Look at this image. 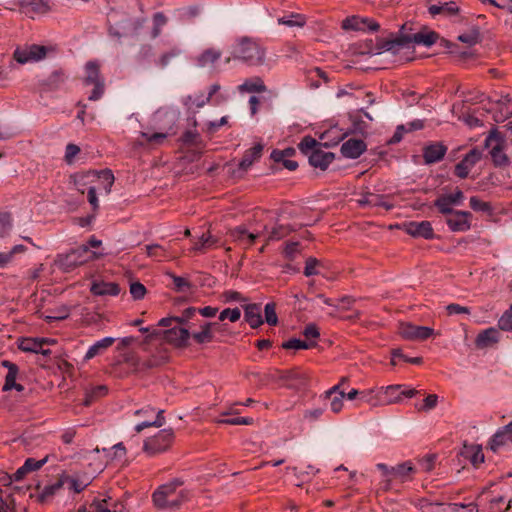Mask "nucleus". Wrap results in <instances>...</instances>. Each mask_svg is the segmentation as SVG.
I'll list each match as a JSON object with an SVG mask.
<instances>
[{"mask_svg":"<svg viewBox=\"0 0 512 512\" xmlns=\"http://www.w3.org/2000/svg\"><path fill=\"white\" fill-rule=\"evenodd\" d=\"M231 59L239 60L250 66H258L265 60V49L256 39L244 36L233 44L231 56L225 59V63H229Z\"/></svg>","mask_w":512,"mask_h":512,"instance_id":"f257e3e1","label":"nucleus"},{"mask_svg":"<svg viewBox=\"0 0 512 512\" xmlns=\"http://www.w3.org/2000/svg\"><path fill=\"white\" fill-rule=\"evenodd\" d=\"M298 148L308 157L311 166L321 170H326L335 158L334 153L324 151L322 144L311 136H305L298 144Z\"/></svg>","mask_w":512,"mask_h":512,"instance_id":"f03ea898","label":"nucleus"},{"mask_svg":"<svg viewBox=\"0 0 512 512\" xmlns=\"http://www.w3.org/2000/svg\"><path fill=\"white\" fill-rule=\"evenodd\" d=\"M97 257V254L89 250L88 246L81 245L67 253L58 254L55 259V265L63 272H70L77 266L83 265Z\"/></svg>","mask_w":512,"mask_h":512,"instance_id":"7ed1b4c3","label":"nucleus"},{"mask_svg":"<svg viewBox=\"0 0 512 512\" xmlns=\"http://www.w3.org/2000/svg\"><path fill=\"white\" fill-rule=\"evenodd\" d=\"M83 84L85 86H93L92 92L88 96L90 101H97L103 96L105 81L100 74V66L97 61H88L85 64Z\"/></svg>","mask_w":512,"mask_h":512,"instance_id":"20e7f679","label":"nucleus"},{"mask_svg":"<svg viewBox=\"0 0 512 512\" xmlns=\"http://www.w3.org/2000/svg\"><path fill=\"white\" fill-rule=\"evenodd\" d=\"M173 439V429H162L156 435L149 437L144 441L143 451L148 456H155L163 453L171 446Z\"/></svg>","mask_w":512,"mask_h":512,"instance_id":"39448f33","label":"nucleus"},{"mask_svg":"<svg viewBox=\"0 0 512 512\" xmlns=\"http://www.w3.org/2000/svg\"><path fill=\"white\" fill-rule=\"evenodd\" d=\"M379 53L390 52L392 55H399L404 50H410L409 35L391 33L388 38H379L376 43Z\"/></svg>","mask_w":512,"mask_h":512,"instance_id":"423d86ee","label":"nucleus"},{"mask_svg":"<svg viewBox=\"0 0 512 512\" xmlns=\"http://www.w3.org/2000/svg\"><path fill=\"white\" fill-rule=\"evenodd\" d=\"M163 413V410L155 411V409L152 408L151 406H145L141 409L135 410V416H141L144 418L143 421H141L135 426V431L137 433H140L141 431L148 427L158 428L163 426L165 424V418L163 416Z\"/></svg>","mask_w":512,"mask_h":512,"instance_id":"0eeeda50","label":"nucleus"},{"mask_svg":"<svg viewBox=\"0 0 512 512\" xmlns=\"http://www.w3.org/2000/svg\"><path fill=\"white\" fill-rule=\"evenodd\" d=\"M47 54V48L41 45H30L26 47H18L13 53V58L19 64H26L29 62H37L45 58Z\"/></svg>","mask_w":512,"mask_h":512,"instance_id":"6e6552de","label":"nucleus"},{"mask_svg":"<svg viewBox=\"0 0 512 512\" xmlns=\"http://www.w3.org/2000/svg\"><path fill=\"white\" fill-rule=\"evenodd\" d=\"M492 142H495V145L492 146L490 151L493 163L499 167L507 166L509 164V158L503 151V137L496 130L490 132L486 139V145H492Z\"/></svg>","mask_w":512,"mask_h":512,"instance_id":"1a4fd4ad","label":"nucleus"},{"mask_svg":"<svg viewBox=\"0 0 512 512\" xmlns=\"http://www.w3.org/2000/svg\"><path fill=\"white\" fill-rule=\"evenodd\" d=\"M489 448L495 453L512 450V421L493 435L489 442Z\"/></svg>","mask_w":512,"mask_h":512,"instance_id":"9d476101","label":"nucleus"},{"mask_svg":"<svg viewBox=\"0 0 512 512\" xmlns=\"http://www.w3.org/2000/svg\"><path fill=\"white\" fill-rule=\"evenodd\" d=\"M399 334L407 340L423 341L434 334V330L427 326H417L411 323H402L399 327Z\"/></svg>","mask_w":512,"mask_h":512,"instance_id":"9b49d317","label":"nucleus"},{"mask_svg":"<svg viewBox=\"0 0 512 512\" xmlns=\"http://www.w3.org/2000/svg\"><path fill=\"white\" fill-rule=\"evenodd\" d=\"M344 30L377 31L380 25L373 19L360 16L347 17L342 21Z\"/></svg>","mask_w":512,"mask_h":512,"instance_id":"f8f14e48","label":"nucleus"},{"mask_svg":"<svg viewBox=\"0 0 512 512\" xmlns=\"http://www.w3.org/2000/svg\"><path fill=\"white\" fill-rule=\"evenodd\" d=\"M446 219V224L452 232H466L471 228L472 214L469 211L455 210Z\"/></svg>","mask_w":512,"mask_h":512,"instance_id":"ddd939ff","label":"nucleus"},{"mask_svg":"<svg viewBox=\"0 0 512 512\" xmlns=\"http://www.w3.org/2000/svg\"><path fill=\"white\" fill-rule=\"evenodd\" d=\"M158 128L174 134V128L179 119V112L175 109H159L154 116Z\"/></svg>","mask_w":512,"mask_h":512,"instance_id":"4468645a","label":"nucleus"},{"mask_svg":"<svg viewBox=\"0 0 512 512\" xmlns=\"http://www.w3.org/2000/svg\"><path fill=\"white\" fill-rule=\"evenodd\" d=\"M162 337L175 347H186L190 338V332L187 328L178 325L161 332Z\"/></svg>","mask_w":512,"mask_h":512,"instance_id":"2eb2a0df","label":"nucleus"},{"mask_svg":"<svg viewBox=\"0 0 512 512\" xmlns=\"http://www.w3.org/2000/svg\"><path fill=\"white\" fill-rule=\"evenodd\" d=\"M404 231L415 238L433 239L434 230L429 221H410L403 224Z\"/></svg>","mask_w":512,"mask_h":512,"instance_id":"dca6fc26","label":"nucleus"},{"mask_svg":"<svg viewBox=\"0 0 512 512\" xmlns=\"http://www.w3.org/2000/svg\"><path fill=\"white\" fill-rule=\"evenodd\" d=\"M228 234L234 242L245 249L251 247L261 235L260 232H250L245 225L230 229Z\"/></svg>","mask_w":512,"mask_h":512,"instance_id":"f3484780","label":"nucleus"},{"mask_svg":"<svg viewBox=\"0 0 512 512\" xmlns=\"http://www.w3.org/2000/svg\"><path fill=\"white\" fill-rule=\"evenodd\" d=\"M367 149L366 143L361 139L351 138L341 145V153L345 158L357 159Z\"/></svg>","mask_w":512,"mask_h":512,"instance_id":"a211bd4d","label":"nucleus"},{"mask_svg":"<svg viewBox=\"0 0 512 512\" xmlns=\"http://www.w3.org/2000/svg\"><path fill=\"white\" fill-rule=\"evenodd\" d=\"M447 152V147L442 143H431L423 148L425 164H433L441 161Z\"/></svg>","mask_w":512,"mask_h":512,"instance_id":"6ab92c4d","label":"nucleus"},{"mask_svg":"<svg viewBox=\"0 0 512 512\" xmlns=\"http://www.w3.org/2000/svg\"><path fill=\"white\" fill-rule=\"evenodd\" d=\"M500 340V333L498 329L494 327H489L483 331H481L476 339L475 346L478 349H485L497 344Z\"/></svg>","mask_w":512,"mask_h":512,"instance_id":"aec40b11","label":"nucleus"},{"mask_svg":"<svg viewBox=\"0 0 512 512\" xmlns=\"http://www.w3.org/2000/svg\"><path fill=\"white\" fill-rule=\"evenodd\" d=\"M90 291L95 296H117L120 293V287L115 282L94 281Z\"/></svg>","mask_w":512,"mask_h":512,"instance_id":"412c9836","label":"nucleus"},{"mask_svg":"<svg viewBox=\"0 0 512 512\" xmlns=\"http://www.w3.org/2000/svg\"><path fill=\"white\" fill-rule=\"evenodd\" d=\"M415 472L416 469L413 466L412 462L410 461H406L394 467H391V474L393 480H398L401 483L412 480V477L415 474Z\"/></svg>","mask_w":512,"mask_h":512,"instance_id":"4be33fe9","label":"nucleus"},{"mask_svg":"<svg viewBox=\"0 0 512 512\" xmlns=\"http://www.w3.org/2000/svg\"><path fill=\"white\" fill-rule=\"evenodd\" d=\"M166 360L164 356H152L149 359L141 360L135 357L127 358V361L136 371H146L162 365Z\"/></svg>","mask_w":512,"mask_h":512,"instance_id":"5701e85b","label":"nucleus"},{"mask_svg":"<svg viewBox=\"0 0 512 512\" xmlns=\"http://www.w3.org/2000/svg\"><path fill=\"white\" fill-rule=\"evenodd\" d=\"M360 399L372 407L389 405V401L383 400V387L361 391Z\"/></svg>","mask_w":512,"mask_h":512,"instance_id":"b1692460","label":"nucleus"},{"mask_svg":"<svg viewBox=\"0 0 512 512\" xmlns=\"http://www.w3.org/2000/svg\"><path fill=\"white\" fill-rule=\"evenodd\" d=\"M244 318L253 329L261 326L264 322L261 315V304H247L244 307Z\"/></svg>","mask_w":512,"mask_h":512,"instance_id":"393cba45","label":"nucleus"},{"mask_svg":"<svg viewBox=\"0 0 512 512\" xmlns=\"http://www.w3.org/2000/svg\"><path fill=\"white\" fill-rule=\"evenodd\" d=\"M262 152L263 145L261 143H257L252 148L248 149L239 162V169L247 171L256 160L260 159Z\"/></svg>","mask_w":512,"mask_h":512,"instance_id":"a878e982","label":"nucleus"},{"mask_svg":"<svg viewBox=\"0 0 512 512\" xmlns=\"http://www.w3.org/2000/svg\"><path fill=\"white\" fill-rule=\"evenodd\" d=\"M438 38L439 35L435 31H420L412 35H409L410 47L412 48V44L431 47L433 44L436 43Z\"/></svg>","mask_w":512,"mask_h":512,"instance_id":"bb28decb","label":"nucleus"},{"mask_svg":"<svg viewBox=\"0 0 512 512\" xmlns=\"http://www.w3.org/2000/svg\"><path fill=\"white\" fill-rule=\"evenodd\" d=\"M115 342V338L113 337H105L101 340L96 341L93 345L89 347L87 350L84 359L90 360L98 355L104 353L109 347H111Z\"/></svg>","mask_w":512,"mask_h":512,"instance_id":"cd10ccee","label":"nucleus"},{"mask_svg":"<svg viewBox=\"0 0 512 512\" xmlns=\"http://www.w3.org/2000/svg\"><path fill=\"white\" fill-rule=\"evenodd\" d=\"M266 90V85L258 76L248 78L238 86V91L240 93H262L266 92Z\"/></svg>","mask_w":512,"mask_h":512,"instance_id":"c85d7f7f","label":"nucleus"},{"mask_svg":"<svg viewBox=\"0 0 512 512\" xmlns=\"http://www.w3.org/2000/svg\"><path fill=\"white\" fill-rule=\"evenodd\" d=\"M221 51L215 48H209L204 50L200 55L197 56V65L201 68L213 67L214 64L221 58Z\"/></svg>","mask_w":512,"mask_h":512,"instance_id":"c756f323","label":"nucleus"},{"mask_svg":"<svg viewBox=\"0 0 512 512\" xmlns=\"http://www.w3.org/2000/svg\"><path fill=\"white\" fill-rule=\"evenodd\" d=\"M281 378L286 381H295V384H292V385L296 386V387H300V386L304 387V386H306L307 381H308V376H307L306 372H304L298 368L284 371Z\"/></svg>","mask_w":512,"mask_h":512,"instance_id":"7c9ffc66","label":"nucleus"},{"mask_svg":"<svg viewBox=\"0 0 512 512\" xmlns=\"http://www.w3.org/2000/svg\"><path fill=\"white\" fill-rule=\"evenodd\" d=\"M44 339L37 340V339H31V338H24L19 343V349L24 352H32V353H42L44 355L49 353V350H43Z\"/></svg>","mask_w":512,"mask_h":512,"instance_id":"2f4dec72","label":"nucleus"},{"mask_svg":"<svg viewBox=\"0 0 512 512\" xmlns=\"http://www.w3.org/2000/svg\"><path fill=\"white\" fill-rule=\"evenodd\" d=\"M434 206L438 209L439 213L448 215L455 211L453 206H456V203L449 194H442L436 198Z\"/></svg>","mask_w":512,"mask_h":512,"instance_id":"473e14b6","label":"nucleus"},{"mask_svg":"<svg viewBox=\"0 0 512 512\" xmlns=\"http://www.w3.org/2000/svg\"><path fill=\"white\" fill-rule=\"evenodd\" d=\"M2 365L8 369L7 375L5 377V383L2 387V390L9 391L10 387L15 385V380L17 378L19 369L15 363H12L8 360L2 361Z\"/></svg>","mask_w":512,"mask_h":512,"instance_id":"72a5a7b5","label":"nucleus"},{"mask_svg":"<svg viewBox=\"0 0 512 512\" xmlns=\"http://www.w3.org/2000/svg\"><path fill=\"white\" fill-rule=\"evenodd\" d=\"M2 365L8 369L7 375L5 377V383L2 387V390L9 391L10 387L15 385V380L17 378L19 369L15 363H12L8 360L2 361Z\"/></svg>","mask_w":512,"mask_h":512,"instance_id":"f704fd0d","label":"nucleus"},{"mask_svg":"<svg viewBox=\"0 0 512 512\" xmlns=\"http://www.w3.org/2000/svg\"><path fill=\"white\" fill-rule=\"evenodd\" d=\"M216 325L217 323L207 322L201 326V331L193 333L192 337L199 344L211 342L213 340V333L211 329Z\"/></svg>","mask_w":512,"mask_h":512,"instance_id":"c9c22d12","label":"nucleus"},{"mask_svg":"<svg viewBox=\"0 0 512 512\" xmlns=\"http://www.w3.org/2000/svg\"><path fill=\"white\" fill-rule=\"evenodd\" d=\"M217 240L209 233H204L197 242L192 246V250L196 252H205L207 249L213 247Z\"/></svg>","mask_w":512,"mask_h":512,"instance_id":"e433bc0d","label":"nucleus"},{"mask_svg":"<svg viewBox=\"0 0 512 512\" xmlns=\"http://www.w3.org/2000/svg\"><path fill=\"white\" fill-rule=\"evenodd\" d=\"M107 391V387L104 385H98L88 389L85 394L84 405H91L96 399L106 395Z\"/></svg>","mask_w":512,"mask_h":512,"instance_id":"4c0bfd02","label":"nucleus"},{"mask_svg":"<svg viewBox=\"0 0 512 512\" xmlns=\"http://www.w3.org/2000/svg\"><path fill=\"white\" fill-rule=\"evenodd\" d=\"M63 486V482L58 480L57 482L45 486L40 494L38 495V501L44 503L52 498Z\"/></svg>","mask_w":512,"mask_h":512,"instance_id":"58836bf2","label":"nucleus"},{"mask_svg":"<svg viewBox=\"0 0 512 512\" xmlns=\"http://www.w3.org/2000/svg\"><path fill=\"white\" fill-rule=\"evenodd\" d=\"M146 254L157 261H162L168 258L167 250L159 244L145 245Z\"/></svg>","mask_w":512,"mask_h":512,"instance_id":"ea45409f","label":"nucleus"},{"mask_svg":"<svg viewBox=\"0 0 512 512\" xmlns=\"http://www.w3.org/2000/svg\"><path fill=\"white\" fill-rule=\"evenodd\" d=\"M66 80V76L61 70L54 71L46 80L44 85L47 86L48 90H56Z\"/></svg>","mask_w":512,"mask_h":512,"instance_id":"a19ab883","label":"nucleus"},{"mask_svg":"<svg viewBox=\"0 0 512 512\" xmlns=\"http://www.w3.org/2000/svg\"><path fill=\"white\" fill-rule=\"evenodd\" d=\"M402 385H389L383 387V400L389 401V404L400 402V389Z\"/></svg>","mask_w":512,"mask_h":512,"instance_id":"79ce46f5","label":"nucleus"},{"mask_svg":"<svg viewBox=\"0 0 512 512\" xmlns=\"http://www.w3.org/2000/svg\"><path fill=\"white\" fill-rule=\"evenodd\" d=\"M316 345V343L314 341H304V340H301V339H297V338H291L289 339L288 341H285L284 343H282V348L283 349H294V350H299V349H309V348H312Z\"/></svg>","mask_w":512,"mask_h":512,"instance_id":"37998d69","label":"nucleus"},{"mask_svg":"<svg viewBox=\"0 0 512 512\" xmlns=\"http://www.w3.org/2000/svg\"><path fill=\"white\" fill-rule=\"evenodd\" d=\"M295 228L290 225H277L275 226L269 233L267 240L268 241H276L284 238L288 234H290L292 231H294Z\"/></svg>","mask_w":512,"mask_h":512,"instance_id":"c03bdc74","label":"nucleus"},{"mask_svg":"<svg viewBox=\"0 0 512 512\" xmlns=\"http://www.w3.org/2000/svg\"><path fill=\"white\" fill-rule=\"evenodd\" d=\"M464 454L474 466L484 462V454L479 446L465 447Z\"/></svg>","mask_w":512,"mask_h":512,"instance_id":"a18cd8bd","label":"nucleus"},{"mask_svg":"<svg viewBox=\"0 0 512 512\" xmlns=\"http://www.w3.org/2000/svg\"><path fill=\"white\" fill-rule=\"evenodd\" d=\"M166 23L167 17L162 12H157L153 15L152 38H157L160 35L161 29Z\"/></svg>","mask_w":512,"mask_h":512,"instance_id":"49530a36","label":"nucleus"},{"mask_svg":"<svg viewBox=\"0 0 512 512\" xmlns=\"http://www.w3.org/2000/svg\"><path fill=\"white\" fill-rule=\"evenodd\" d=\"M279 24H283L289 27L299 26L302 27L305 25L306 20L305 17L300 14H292L288 17H282L278 19Z\"/></svg>","mask_w":512,"mask_h":512,"instance_id":"de8ad7c7","label":"nucleus"},{"mask_svg":"<svg viewBox=\"0 0 512 512\" xmlns=\"http://www.w3.org/2000/svg\"><path fill=\"white\" fill-rule=\"evenodd\" d=\"M70 311L66 306H61L54 311L51 312V314L45 316V320L47 322H53V321H60L64 320L69 317Z\"/></svg>","mask_w":512,"mask_h":512,"instance_id":"09e8293b","label":"nucleus"},{"mask_svg":"<svg viewBox=\"0 0 512 512\" xmlns=\"http://www.w3.org/2000/svg\"><path fill=\"white\" fill-rule=\"evenodd\" d=\"M170 134V132L163 130L161 132H155L152 134H149L147 132H141V136L145 138L148 143L152 144H162L164 140L167 138V136Z\"/></svg>","mask_w":512,"mask_h":512,"instance_id":"8fccbe9b","label":"nucleus"},{"mask_svg":"<svg viewBox=\"0 0 512 512\" xmlns=\"http://www.w3.org/2000/svg\"><path fill=\"white\" fill-rule=\"evenodd\" d=\"M96 173L98 175V178L101 179L106 193L109 194L114 183V175L112 171L106 169Z\"/></svg>","mask_w":512,"mask_h":512,"instance_id":"3c124183","label":"nucleus"},{"mask_svg":"<svg viewBox=\"0 0 512 512\" xmlns=\"http://www.w3.org/2000/svg\"><path fill=\"white\" fill-rule=\"evenodd\" d=\"M498 327L503 331H512V304L498 320Z\"/></svg>","mask_w":512,"mask_h":512,"instance_id":"603ef678","label":"nucleus"},{"mask_svg":"<svg viewBox=\"0 0 512 512\" xmlns=\"http://www.w3.org/2000/svg\"><path fill=\"white\" fill-rule=\"evenodd\" d=\"M458 40L468 45H475L480 40V32L477 28H473L471 31L459 35Z\"/></svg>","mask_w":512,"mask_h":512,"instance_id":"864d4df0","label":"nucleus"},{"mask_svg":"<svg viewBox=\"0 0 512 512\" xmlns=\"http://www.w3.org/2000/svg\"><path fill=\"white\" fill-rule=\"evenodd\" d=\"M264 313L268 325L275 326L278 323L275 303H267L264 307Z\"/></svg>","mask_w":512,"mask_h":512,"instance_id":"5fc2aeb1","label":"nucleus"},{"mask_svg":"<svg viewBox=\"0 0 512 512\" xmlns=\"http://www.w3.org/2000/svg\"><path fill=\"white\" fill-rule=\"evenodd\" d=\"M438 403V396L436 394H429L420 405H415L418 411L428 412L433 410Z\"/></svg>","mask_w":512,"mask_h":512,"instance_id":"6e6d98bb","label":"nucleus"},{"mask_svg":"<svg viewBox=\"0 0 512 512\" xmlns=\"http://www.w3.org/2000/svg\"><path fill=\"white\" fill-rule=\"evenodd\" d=\"M48 461V456L44 457L41 460H36L34 458H28L25 460L22 465V470H27L28 472L36 471L44 466Z\"/></svg>","mask_w":512,"mask_h":512,"instance_id":"4d7b16f0","label":"nucleus"},{"mask_svg":"<svg viewBox=\"0 0 512 512\" xmlns=\"http://www.w3.org/2000/svg\"><path fill=\"white\" fill-rule=\"evenodd\" d=\"M482 157V153L477 148H473L470 150L462 159L463 163L468 166V168L472 169L475 164L480 161Z\"/></svg>","mask_w":512,"mask_h":512,"instance_id":"13d9d810","label":"nucleus"},{"mask_svg":"<svg viewBox=\"0 0 512 512\" xmlns=\"http://www.w3.org/2000/svg\"><path fill=\"white\" fill-rule=\"evenodd\" d=\"M182 53L179 47H173L168 52L162 54L158 60V64L161 67H166L173 58L178 57Z\"/></svg>","mask_w":512,"mask_h":512,"instance_id":"bf43d9fd","label":"nucleus"},{"mask_svg":"<svg viewBox=\"0 0 512 512\" xmlns=\"http://www.w3.org/2000/svg\"><path fill=\"white\" fill-rule=\"evenodd\" d=\"M169 498L162 490H157L152 495L154 505L159 509H167Z\"/></svg>","mask_w":512,"mask_h":512,"instance_id":"052dcab7","label":"nucleus"},{"mask_svg":"<svg viewBox=\"0 0 512 512\" xmlns=\"http://www.w3.org/2000/svg\"><path fill=\"white\" fill-rule=\"evenodd\" d=\"M371 207H381L385 210H391L393 208V204L386 201V197L384 195L375 194L371 196L370 200Z\"/></svg>","mask_w":512,"mask_h":512,"instance_id":"680f3d73","label":"nucleus"},{"mask_svg":"<svg viewBox=\"0 0 512 512\" xmlns=\"http://www.w3.org/2000/svg\"><path fill=\"white\" fill-rule=\"evenodd\" d=\"M241 317V311L239 308H226L219 314V320L224 321L225 319H229L231 322H236Z\"/></svg>","mask_w":512,"mask_h":512,"instance_id":"e2e57ef3","label":"nucleus"},{"mask_svg":"<svg viewBox=\"0 0 512 512\" xmlns=\"http://www.w3.org/2000/svg\"><path fill=\"white\" fill-rule=\"evenodd\" d=\"M146 287L140 282L130 284V294L135 300H141L146 294Z\"/></svg>","mask_w":512,"mask_h":512,"instance_id":"0e129e2a","label":"nucleus"},{"mask_svg":"<svg viewBox=\"0 0 512 512\" xmlns=\"http://www.w3.org/2000/svg\"><path fill=\"white\" fill-rule=\"evenodd\" d=\"M12 227L11 216L8 213L0 214V237H4L9 233Z\"/></svg>","mask_w":512,"mask_h":512,"instance_id":"69168bd1","label":"nucleus"},{"mask_svg":"<svg viewBox=\"0 0 512 512\" xmlns=\"http://www.w3.org/2000/svg\"><path fill=\"white\" fill-rule=\"evenodd\" d=\"M345 392H339V395H333L330 400V409L333 413H339L343 408Z\"/></svg>","mask_w":512,"mask_h":512,"instance_id":"338daca9","label":"nucleus"},{"mask_svg":"<svg viewBox=\"0 0 512 512\" xmlns=\"http://www.w3.org/2000/svg\"><path fill=\"white\" fill-rule=\"evenodd\" d=\"M182 484L183 482L180 479H174L169 483L161 485L160 487H158V489L165 492V494L168 497H172L174 496L176 489L180 487Z\"/></svg>","mask_w":512,"mask_h":512,"instance_id":"774afa93","label":"nucleus"}]
</instances>
